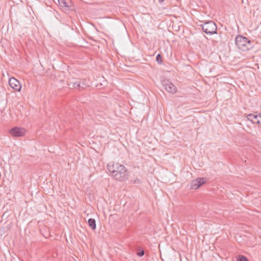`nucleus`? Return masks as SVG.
Listing matches in <instances>:
<instances>
[{
  "label": "nucleus",
  "instance_id": "nucleus-1",
  "mask_svg": "<svg viewBox=\"0 0 261 261\" xmlns=\"http://www.w3.org/2000/svg\"><path fill=\"white\" fill-rule=\"evenodd\" d=\"M107 168L110 174L117 180L124 181L128 178V171L123 165L110 162L108 164Z\"/></svg>",
  "mask_w": 261,
  "mask_h": 261
},
{
  "label": "nucleus",
  "instance_id": "nucleus-2",
  "mask_svg": "<svg viewBox=\"0 0 261 261\" xmlns=\"http://www.w3.org/2000/svg\"><path fill=\"white\" fill-rule=\"evenodd\" d=\"M235 41L238 47L242 50H248L251 46V41L242 36H238Z\"/></svg>",
  "mask_w": 261,
  "mask_h": 261
},
{
  "label": "nucleus",
  "instance_id": "nucleus-3",
  "mask_svg": "<svg viewBox=\"0 0 261 261\" xmlns=\"http://www.w3.org/2000/svg\"><path fill=\"white\" fill-rule=\"evenodd\" d=\"M203 31L207 34H214L217 33V28L215 23L209 21L201 24Z\"/></svg>",
  "mask_w": 261,
  "mask_h": 261
},
{
  "label": "nucleus",
  "instance_id": "nucleus-4",
  "mask_svg": "<svg viewBox=\"0 0 261 261\" xmlns=\"http://www.w3.org/2000/svg\"><path fill=\"white\" fill-rule=\"evenodd\" d=\"M162 85L169 93L175 94L177 91L176 86L169 80L164 79L162 81Z\"/></svg>",
  "mask_w": 261,
  "mask_h": 261
},
{
  "label": "nucleus",
  "instance_id": "nucleus-5",
  "mask_svg": "<svg viewBox=\"0 0 261 261\" xmlns=\"http://www.w3.org/2000/svg\"><path fill=\"white\" fill-rule=\"evenodd\" d=\"M59 6L64 11H70L74 9L72 2L70 0H58Z\"/></svg>",
  "mask_w": 261,
  "mask_h": 261
},
{
  "label": "nucleus",
  "instance_id": "nucleus-6",
  "mask_svg": "<svg viewBox=\"0 0 261 261\" xmlns=\"http://www.w3.org/2000/svg\"><path fill=\"white\" fill-rule=\"evenodd\" d=\"M9 84L10 86L16 91H20L21 88V85L17 79L14 77H11L9 80Z\"/></svg>",
  "mask_w": 261,
  "mask_h": 261
},
{
  "label": "nucleus",
  "instance_id": "nucleus-7",
  "mask_svg": "<svg viewBox=\"0 0 261 261\" xmlns=\"http://www.w3.org/2000/svg\"><path fill=\"white\" fill-rule=\"evenodd\" d=\"M206 182L205 178H197L192 180L190 184V188L197 189Z\"/></svg>",
  "mask_w": 261,
  "mask_h": 261
},
{
  "label": "nucleus",
  "instance_id": "nucleus-8",
  "mask_svg": "<svg viewBox=\"0 0 261 261\" xmlns=\"http://www.w3.org/2000/svg\"><path fill=\"white\" fill-rule=\"evenodd\" d=\"M25 129L23 128L15 127L10 130V134L14 137H22L24 135Z\"/></svg>",
  "mask_w": 261,
  "mask_h": 261
},
{
  "label": "nucleus",
  "instance_id": "nucleus-9",
  "mask_svg": "<svg viewBox=\"0 0 261 261\" xmlns=\"http://www.w3.org/2000/svg\"><path fill=\"white\" fill-rule=\"evenodd\" d=\"M247 119L253 123L261 125V113L257 114H249L247 116Z\"/></svg>",
  "mask_w": 261,
  "mask_h": 261
},
{
  "label": "nucleus",
  "instance_id": "nucleus-10",
  "mask_svg": "<svg viewBox=\"0 0 261 261\" xmlns=\"http://www.w3.org/2000/svg\"><path fill=\"white\" fill-rule=\"evenodd\" d=\"M70 88H79L80 85V81L76 80L74 81H69L68 83Z\"/></svg>",
  "mask_w": 261,
  "mask_h": 261
},
{
  "label": "nucleus",
  "instance_id": "nucleus-11",
  "mask_svg": "<svg viewBox=\"0 0 261 261\" xmlns=\"http://www.w3.org/2000/svg\"><path fill=\"white\" fill-rule=\"evenodd\" d=\"M89 226L92 230H95L96 227V221L94 219L90 218L88 221Z\"/></svg>",
  "mask_w": 261,
  "mask_h": 261
},
{
  "label": "nucleus",
  "instance_id": "nucleus-12",
  "mask_svg": "<svg viewBox=\"0 0 261 261\" xmlns=\"http://www.w3.org/2000/svg\"><path fill=\"white\" fill-rule=\"evenodd\" d=\"M86 84H85V81H83L82 82H81V81H80V85H79V88L80 89H84L86 87Z\"/></svg>",
  "mask_w": 261,
  "mask_h": 261
},
{
  "label": "nucleus",
  "instance_id": "nucleus-13",
  "mask_svg": "<svg viewBox=\"0 0 261 261\" xmlns=\"http://www.w3.org/2000/svg\"><path fill=\"white\" fill-rule=\"evenodd\" d=\"M156 61L159 64H161L162 63V56L160 54H158L156 56Z\"/></svg>",
  "mask_w": 261,
  "mask_h": 261
},
{
  "label": "nucleus",
  "instance_id": "nucleus-14",
  "mask_svg": "<svg viewBox=\"0 0 261 261\" xmlns=\"http://www.w3.org/2000/svg\"><path fill=\"white\" fill-rule=\"evenodd\" d=\"M238 261H248V260L246 257L240 255L238 257Z\"/></svg>",
  "mask_w": 261,
  "mask_h": 261
},
{
  "label": "nucleus",
  "instance_id": "nucleus-15",
  "mask_svg": "<svg viewBox=\"0 0 261 261\" xmlns=\"http://www.w3.org/2000/svg\"><path fill=\"white\" fill-rule=\"evenodd\" d=\"M137 254L139 256H142L144 254V251L143 250H140L137 253Z\"/></svg>",
  "mask_w": 261,
  "mask_h": 261
},
{
  "label": "nucleus",
  "instance_id": "nucleus-16",
  "mask_svg": "<svg viewBox=\"0 0 261 261\" xmlns=\"http://www.w3.org/2000/svg\"><path fill=\"white\" fill-rule=\"evenodd\" d=\"M158 1L160 4H161L164 1V0H158Z\"/></svg>",
  "mask_w": 261,
  "mask_h": 261
}]
</instances>
